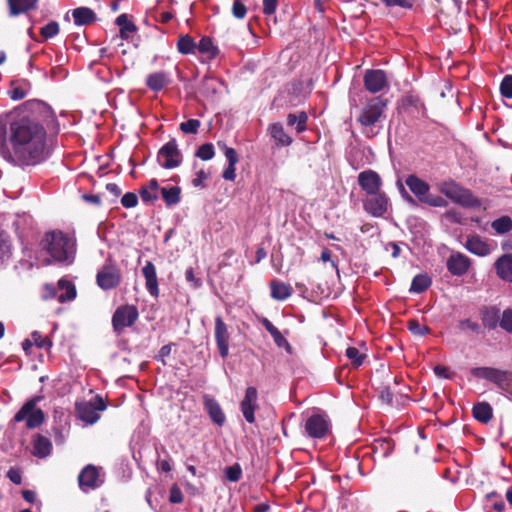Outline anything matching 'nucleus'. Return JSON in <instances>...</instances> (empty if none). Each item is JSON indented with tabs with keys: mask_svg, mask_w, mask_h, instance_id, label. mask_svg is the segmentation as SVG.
Masks as SVG:
<instances>
[{
	"mask_svg": "<svg viewBox=\"0 0 512 512\" xmlns=\"http://www.w3.org/2000/svg\"><path fill=\"white\" fill-rule=\"evenodd\" d=\"M386 6L393 7V6H399L402 8H409L411 7V4L408 0H381Z\"/></svg>",
	"mask_w": 512,
	"mask_h": 512,
	"instance_id": "63",
	"label": "nucleus"
},
{
	"mask_svg": "<svg viewBox=\"0 0 512 512\" xmlns=\"http://www.w3.org/2000/svg\"><path fill=\"white\" fill-rule=\"evenodd\" d=\"M359 186L366 192L367 196L381 191L382 180L378 173L373 170H365L358 175Z\"/></svg>",
	"mask_w": 512,
	"mask_h": 512,
	"instance_id": "17",
	"label": "nucleus"
},
{
	"mask_svg": "<svg viewBox=\"0 0 512 512\" xmlns=\"http://www.w3.org/2000/svg\"><path fill=\"white\" fill-rule=\"evenodd\" d=\"M140 195L144 202H151L158 198L157 193H154L148 187L143 188L140 191Z\"/></svg>",
	"mask_w": 512,
	"mask_h": 512,
	"instance_id": "59",
	"label": "nucleus"
},
{
	"mask_svg": "<svg viewBox=\"0 0 512 512\" xmlns=\"http://www.w3.org/2000/svg\"><path fill=\"white\" fill-rule=\"evenodd\" d=\"M439 190L453 202L464 207L474 208L481 206V201L469 189L459 186L454 181L442 182L439 185Z\"/></svg>",
	"mask_w": 512,
	"mask_h": 512,
	"instance_id": "4",
	"label": "nucleus"
},
{
	"mask_svg": "<svg viewBox=\"0 0 512 512\" xmlns=\"http://www.w3.org/2000/svg\"><path fill=\"white\" fill-rule=\"evenodd\" d=\"M60 31L59 24L56 21H50L40 30V34L44 39L55 37Z\"/></svg>",
	"mask_w": 512,
	"mask_h": 512,
	"instance_id": "43",
	"label": "nucleus"
},
{
	"mask_svg": "<svg viewBox=\"0 0 512 512\" xmlns=\"http://www.w3.org/2000/svg\"><path fill=\"white\" fill-rule=\"evenodd\" d=\"M46 290L50 297H56L60 303L71 301L76 297L75 286L68 280L60 279L58 287L55 289L52 285H46Z\"/></svg>",
	"mask_w": 512,
	"mask_h": 512,
	"instance_id": "18",
	"label": "nucleus"
},
{
	"mask_svg": "<svg viewBox=\"0 0 512 512\" xmlns=\"http://www.w3.org/2000/svg\"><path fill=\"white\" fill-rule=\"evenodd\" d=\"M7 477L10 479L11 482H13L14 484H17V485L20 484L22 481V476H21L20 471L15 468L9 469V471L7 472Z\"/></svg>",
	"mask_w": 512,
	"mask_h": 512,
	"instance_id": "62",
	"label": "nucleus"
},
{
	"mask_svg": "<svg viewBox=\"0 0 512 512\" xmlns=\"http://www.w3.org/2000/svg\"><path fill=\"white\" fill-rule=\"evenodd\" d=\"M500 91L505 98H512V75H506L503 78L500 84Z\"/></svg>",
	"mask_w": 512,
	"mask_h": 512,
	"instance_id": "48",
	"label": "nucleus"
},
{
	"mask_svg": "<svg viewBox=\"0 0 512 512\" xmlns=\"http://www.w3.org/2000/svg\"><path fill=\"white\" fill-rule=\"evenodd\" d=\"M242 470L238 464L225 468V476L231 482H236L241 478Z\"/></svg>",
	"mask_w": 512,
	"mask_h": 512,
	"instance_id": "49",
	"label": "nucleus"
},
{
	"mask_svg": "<svg viewBox=\"0 0 512 512\" xmlns=\"http://www.w3.org/2000/svg\"><path fill=\"white\" fill-rule=\"evenodd\" d=\"M169 501L174 504L181 503L183 501V494L181 489L177 485H172L170 489Z\"/></svg>",
	"mask_w": 512,
	"mask_h": 512,
	"instance_id": "56",
	"label": "nucleus"
},
{
	"mask_svg": "<svg viewBox=\"0 0 512 512\" xmlns=\"http://www.w3.org/2000/svg\"><path fill=\"white\" fill-rule=\"evenodd\" d=\"M270 288L271 297L278 301H284L292 295V287L281 281H272Z\"/></svg>",
	"mask_w": 512,
	"mask_h": 512,
	"instance_id": "28",
	"label": "nucleus"
},
{
	"mask_svg": "<svg viewBox=\"0 0 512 512\" xmlns=\"http://www.w3.org/2000/svg\"><path fill=\"white\" fill-rule=\"evenodd\" d=\"M459 328L461 330H471L473 332H478L480 327L476 322H473L470 319H464L459 322Z\"/></svg>",
	"mask_w": 512,
	"mask_h": 512,
	"instance_id": "57",
	"label": "nucleus"
},
{
	"mask_svg": "<svg viewBox=\"0 0 512 512\" xmlns=\"http://www.w3.org/2000/svg\"><path fill=\"white\" fill-rule=\"evenodd\" d=\"M471 374L479 379L492 382L500 389H508L512 386V373L493 367H476L471 370Z\"/></svg>",
	"mask_w": 512,
	"mask_h": 512,
	"instance_id": "5",
	"label": "nucleus"
},
{
	"mask_svg": "<svg viewBox=\"0 0 512 512\" xmlns=\"http://www.w3.org/2000/svg\"><path fill=\"white\" fill-rule=\"evenodd\" d=\"M177 48L181 54L186 55L194 52L196 44L190 36L184 35L178 39Z\"/></svg>",
	"mask_w": 512,
	"mask_h": 512,
	"instance_id": "40",
	"label": "nucleus"
},
{
	"mask_svg": "<svg viewBox=\"0 0 512 512\" xmlns=\"http://www.w3.org/2000/svg\"><path fill=\"white\" fill-rule=\"evenodd\" d=\"M105 409V402L98 396L93 401H84L76 405L78 417L87 424L96 423L100 418V412Z\"/></svg>",
	"mask_w": 512,
	"mask_h": 512,
	"instance_id": "7",
	"label": "nucleus"
},
{
	"mask_svg": "<svg viewBox=\"0 0 512 512\" xmlns=\"http://www.w3.org/2000/svg\"><path fill=\"white\" fill-rule=\"evenodd\" d=\"M32 342L39 348H44L48 343L46 338H43L38 331L31 333Z\"/></svg>",
	"mask_w": 512,
	"mask_h": 512,
	"instance_id": "60",
	"label": "nucleus"
},
{
	"mask_svg": "<svg viewBox=\"0 0 512 512\" xmlns=\"http://www.w3.org/2000/svg\"><path fill=\"white\" fill-rule=\"evenodd\" d=\"M214 155V146L211 143L202 144L196 152V156L204 161L211 160L214 157Z\"/></svg>",
	"mask_w": 512,
	"mask_h": 512,
	"instance_id": "44",
	"label": "nucleus"
},
{
	"mask_svg": "<svg viewBox=\"0 0 512 512\" xmlns=\"http://www.w3.org/2000/svg\"><path fill=\"white\" fill-rule=\"evenodd\" d=\"M139 317L138 309L134 305H123L116 309L112 317V325L117 333L132 326Z\"/></svg>",
	"mask_w": 512,
	"mask_h": 512,
	"instance_id": "9",
	"label": "nucleus"
},
{
	"mask_svg": "<svg viewBox=\"0 0 512 512\" xmlns=\"http://www.w3.org/2000/svg\"><path fill=\"white\" fill-rule=\"evenodd\" d=\"M304 428L309 437L322 439L330 431V421L326 415L313 414L306 420Z\"/></svg>",
	"mask_w": 512,
	"mask_h": 512,
	"instance_id": "11",
	"label": "nucleus"
},
{
	"mask_svg": "<svg viewBox=\"0 0 512 512\" xmlns=\"http://www.w3.org/2000/svg\"><path fill=\"white\" fill-rule=\"evenodd\" d=\"M204 407L211 418V420L218 426H223L226 421V416L216 399L205 395Z\"/></svg>",
	"mask_w": 512,
	"mask_h": 512,
	"instance_id": "21",
	"label": "nucleus"
},
{
	"mask_svg": "<svg viewBox=\"0 0 512 512\" xmlns=\"http://www.w3.org/2000/svg\"><path fill=\"white\" fill-rule=\"evenodd\" d=\"M494 266L500 279L512 282V254L502 255L496 260Z\"/></svg>",
	"mask_w": 512,
	"mask_h": 512,
	"instance_id": "22",
	"label": "nucleus"
},
{
	"mask_svg": "<svg viewBox=\"0 0 512 512\" xmlns=\"http://www.w3.org/2000/svg\"><path fill=\"white\" fill-rule=\"evenodd\" d=\"M38 0H8L9 13L11 16L26 13L36 7Z\"/></svg>",
	"mask_w": 512,
	"mask_h": 512,
	"instance_id": "29",
	"label": "nucleus"
},
{
	"mask_svg": "<svg viewBox=\"0 0 512 512\" xmlns=\"http://www.w3.org/2000/svg\"><path fill=\"white\" fill-rule=\"evenodd\" d=\"M39 400V397H34L28 400L15 414L14 420L16 422H22L25 420L26 426L29 429L39 427L45 419L43 411L36 407Z\"/></svg>",
	"mask_w": 512,
	"mask_h": 512,
	"instance_id": "6",
	"label": "nucleus"
},
{
	"mask_svg": "<svg viewBox=\"0 0 512 512\" xmlns=\"http://www.w3.org/2000/svg\"><path fill=\"white\" fill-rule=\"evenodd\" d=\"M446 266L453 276H462L468 272L470 260L462 253H452L447 259Z\"/></svg>",
	"mask_w": 512,
	"mask_h": 512,
	"instance_id": "19",
	"label": "nucleus"
},
{
	"mask_svg": "<svg viewBox=\"0 0 512 512\" xmlns=\"http://www.w3.org/2000/svg\"><path fill=\"white\" fill-rule=\"evenodd\" d=\"M116 24L119 26L120 37L128 39L131 33L136 32V25L129 19L128 15L123 13L116 18Z\"/></svg>",
	"mask_w": 512,
	"mask_h": 512,
	"instance_id": "34",
	"label": "nucleus"
},
{
	"mask_svg": "<svg viewBox=\"0 0 512 512\" xmlns=\"http://www.w3.org/2000/svg\"><path fill=\"white\" fill-rule=\"evenodd\" d=\"M491 227L497 234H506L512 230V219L509 216H502L494 220Z\"/></svg>",
	"mask_w": 512,
	"mask_h": 512,
	"instance_id": "38",
	"label": "nucleus"
},
{
	"mask_svg": "<svg viewBox=\"0 0 512 512\" xmlns=\"http://www.w3.org/2000/svg\"><path fill=\"white\" fill-rule=\"evenodd\" d=\"M51 441L42 435H37L33 442V454L39 458L47 457L51 453Z\"/></svg>",
	"mask_w": 512,
	"mask_h": 512,
	"instance_id": "31",
	"label": "nucleus"
},
{
	"mask_svg": "<svg viewBox=\"0 0 512 512\" xmlns=\"http://www.w3.org/2000/svg\"><path fill=\"white\" fill-rule=\"evenodd\" d=\"M45 108L39 100L0 115V155L18 166H34L47 159V132L42 124L25 114Z\"/></svg>",
	"mask_w": 512,
	"mask_h": 512,
	"instance_id": "1",
	"label": "nucleus"
},
{
	"mask_svg": "<svg viewBox=\"0 0 512 512\" xmlns=\"http://www.w3.org/2000/svg\"><path fill=\"white\" fill-rule=\"evenodd\" d=\"M387 100L381 96L368 99L359 111L357 121L362 126V133L366 137H374L379 133V123L385 118Z\"/></svg>",
	"mask_w": 512,
	"mask_h": 512,
	"instance_id": "2",
	"label": "nucleus"
},
{
	"mask_svg": "<svg viewBox=\"0 0 512 512\" xmlns=\"http://www.w3.org/2000/svg\"><path fill=\"white\" fill-rule=\"evenodd\" d=\"M79 486L82 491H89L102 484L98 469L93 465H87L78 476Z\"/></svg>",
	"mask_w": 512,
	"mask_h": 512,
	"instance_id": "15",
	"label": "nucleus"
},
{
	"mask_svg": "<svg viewBox=\"0 0 512 512\" xmlns=\"http://www.w3.org/2000/svg\"><path fill=\"white\" fill-rule=\"evenodd\" d=\"M346 356L354 367L361 366L366 358V355L361 353L356 347H348L346 349Z\"/></svg>",
	"mask_w": 512,
	"mask_h": 512,
	"instance_id": "41",
	"label": "nucleus"
},
{
	"mask_svg": "<svg viewBox=\"0 0 512 512\" xmlns=\"http://www.w3.org/2000/svg\"><path fill=\"white\" fill-rule=\"evenodd\" d=\"M364 86L370 93L376 94L388 87L386 73L380 69H370L364 74Z\"/></svg>",
	"mask_w": 512,
	"mask_h": 512,
	"instance_id": "14",
	"label": "nucleus"
},
{
	"mask_svg": "<svg viewBox=\"0 0 512 512\" xmlns=\"http://www.w3.org/2000/svg\"><path fill=\"white\" fill-rule=\"evenodd\" d=\"M308 116L306 112L302 111L299 114L289 113L287 116V124L289 126H295L297 132H303L306 129V123Z\"/></svg>",
	"mask_w": 512,
	"mask_h": 512,
	"instance_id": "37",
	"label": "nucleus"
},
{
	"mask_svg": "<svg viewBox=\"0 0 512 512\" xmlns=\"http://www.w3.org/2000/svg\"><path fill=\"white\" fill-rule=\"evenodd\" d=\"M142 274L145 278V286L149 294L153 297H158V278L154 264L150 261H147L142 268Z\"/></svg>",
	"mask_w": 512,
	"mask_h": 512,
	"instance_id": "20",
	"label": "nucleus"
},
{
	"mask_svg": "<svg viewBox=\"0 0 512 512\" xmlns=\"http://www.w3.org/2000/svg\"><path fill=\"white\" fill-rule=\"evenodd\" d=\"M389 206V198L382 191L368 195L363 200L364 210L373 217H382L388 211Z\"/></svg>",
	"mask_w": 512,
	"mask_h": 512,
	"instance_id": "12",
	"label": "nucleus"
},
{
	"mask_svg": "<svg viewBox=\"0 0 512 512\" xmlns=\"http://www.w3.org/2000/svg\"><path fill=\"white\" fill-rule=\"evenodd\" d=\"M185 279L194 289H198L202 286V281L195 276L193 268H188L185 271Z\"/></svg>",
	"mask_w": 512,
	"mask_h": 512,
	"instance_id": "53",
	"label": "nucleus"
},
{
	"mask_svg": "<svg viewBox=\"0 0 512 512\" xmlns=\"http://www.w3.org/2000/svg\"><path fill=\"white\" fill-rule=\"evenodd\" d=\"M408 328L413 334L420 336H424L430 331V329L427 326L421 325L416 320L409 321Z\"/></svg>",
	"mask_w": 512,
	"mask_h": 512,
	"instance_id": "51",
	"label": "nucleus"
},
{
	"mask_svg": "<svg viewBox=\"0 0 512 512\" xmlns=\"http://www.w3.org/2000/svg\"><path fill=\"white\" fill-rule=\"evenodd\" d=\"M169 83L168 75L164 72H155L147 76L146 85L152 91H160Z\"/></svg>",
	"mask_w": 512,
	"mask_h": 512,
	"instance_id": "33",
	"label": "nucleus"
},
{
	"mask_svg": "<svg viewBox=\"0 0 512 512\" xmlns=\"http://www.w3.org/2000/svg\"><path fill=\"white\" fill-rule=\"evenodd\" d=\"M259 409L258 391L255 387L250 386L246 389L245 395L240 402V410L244 419L253 424L256 421L255 412Z\"/></svg>",
	"mask_w": 512,
	"mask_h": 512,
	"instance_id": "13",
	"label": "nucleus"
},
{
	"mask_svg": "<svg viewBox=\"0 0 512 512\" xmlns=\"http://www.w3.org/2000/svg\"><path fill=\"white\" fill-rule=\"evenodd\" d=\"M473 416L482 423H487L492 418V407L486 402H480L473 406Z\"/></svg>",
	"mask_w": 512,
	"mask_h": 512,
	"instance_id": "35",
	"label": "nucleus"
},
{
	"mask_svg": "<svg viewBox=\"0 0 512 512\" xmlns=\"http://www.w3.org/2000/svg\"><path fill=\"white\" fill-rule=\"evenodd\" d=\"M499 326L503 330L512 333V309H505L503 311L501 319L499 321Z\"/></svg>",
	"mask_w": 512,
	"mask_h": 512,
	"instance_id": "47",
	"label": "nucleus"
},
{
	"mask_svg": "<svg viewBox=\"0 0 512 512\" xmlns=\"http://www.w3.org/2000/svg\"><path fill=\"white\" fill-rule=\"evenodd\" d=\"M466 249L478 256H486L490 253V246L479 236H471L465 244Z\"/></svg>",
	"mask_w": 512,
	"mask_h": 512,
	"instance_id": "25",
	"label": "nucleus"
},
{
	"mask_svg": "<svg viewBox=\"0 0 512 512\" xmlns=\"http://www.w3.org/2000/svg\"><path fill=\"white\" fill-rule=\"evenodd\" d=\"M405 182L410 191L417 197L420 202L430 190L429 184L415 175H409Z\"/></svg>",
	"mask_w": 512,
	"mask_h": 512,
	"instance_id": "23",
	"label": "nucleus"
},
{
	"mask_svg": "<svg viewBox=\"0 0 512 512\" xmlns=\"http://www.w3.org/2000/svg\"><path fill=\"white\" fill-rule=\"evenodd\" d=\"M200 126L201 122L198 119H189L180 123L179 128L185 134H196Z\"/></svg>",
	"mask_w": 512,
	"mask_h": 512,
	"instance_id": "45",
	"label": "nucleus"
},
{
	"mask_svg": "<svg viewBox=\"0 0 512 512\" xmlns=\"http://www.w3.org/2000/svg\"><path fill=\"white\" fill-rule=\"evenodd\" d=\"M247 9L243 3L236 0L232 6V14L237 19H243L246 16Z\"/></svg>",
	"mask_w": 512,
	"mask_h": 512,
	"instance_id": "55",
	"label": "nucleus"
},
{
	"mask_svg": "<svg viewBox=\"0 0 512 512\" xmlns=\"http://www.w3.org/2000/svg\"><path fill=\"white\" fill-rule=\"evenodd\" d=\"M197 49L200 53L207 54L210 58H214L218 52V49L214 46L209 37L201 38L197 45Z\"/></svg>",
	"mask_w": 512,
	"mask_h": 512,
	"instance_id": "39",
	"label": "nucleus"
},
{
	"mask_svg": "<svg viewBox=\"0 0 512 512\" xmlns=\"http://www.w3.org/2000/svg\"><path fill=\"white\" fill-rule=\"evenodd\" d=\"M120 282V270L111 261H107L96 274V283L102 290L114 289Z\"/></svg>",
	"mask_w": 512,
	"mask_h": 512,
	"instance_id": "8",
	"label": "nucleus"
},
{
	"mask_svg": "<svg viewBox=\"0 0 512 512\" xmlns=\"http://www.w3.org/2000/svg\"><path fill=\"white\" fill-rule=\"evenodd\" d=\"M278 0H263V13L272 15L276 11Z\"/></svg>",
	"mask_w": 512,
	"mask_h": 512,
	"instance_id": "58",
	"label": "nucleus"
},
{
	"mask_svg": "<svg viewBox=\"0 0 512 512\" xmlns=\"http://www.w3.org/2000/svg\"><path fill=\"white\" fill-rule=\"evenodd\" d=\"M224 150V155L228 161V164L236 165L238 162V155L234 148L227 147L225 144L218 143Z\"/></svg>",
	"mask_w": 512,
	"mask_h": 512,
	"instance_id": "54",
	"label": "nucleus"
},
{
	"mask_svg": "<svg viewBox=\"0 0 512 512\" xmlns=\"http://www.w3.org/2000/svg\"><path fill=\"white\" fill-rule=\"evenodd\" d=\"M31 89V85L26 80H16L11 83V87L8 90L9 97L18 101L25 98Z\"/></svg>",
	"mask_w": 512,
	"mask_h": 512,
	"instance_id": "26",
	"label": "nucleus"
},
{
	"mask_svg": "<svg viewBox=\"0 0 512 512\" xmlns=\"http://www.w3.org/2000/svg\"><path fill=\"white\" fill-rule=\"evenodd\" d=\"M10 252V244L7 237L3 233H0V262L8 259Z\"/></svg>",
	"mask_w": 512,
	"mask_h": 512,
	"instance_id": "50",
	"label": "nucleus"
},
{
	"mask_svg": "<svg viewBox=\"0 0 512 512\" xmlns=\"http://www.w3.org/2000/svg\"><path fill=\"white\" fill-rule=\"evenodd\" d=\"M235 165L228 164L227 168L223 172V178L225 180L233 181L236 178Z\"/></svg>",
	"mask_w": 512,
	"mask_h": 512,
	"instance_id": "64",
	"label": "nucleus"
},
{
	"mask_svg": "<svg viewBox=\"0 0 512 512\" xmlns=\"http://www.w3.org/2000/svg\"><path fill=\"white\" fill-rule=\"evenodd\" d=\"M157 161L161 167L172 169L178 167L182 161V155L175 139L167 142L158 152Z\"/></svg>",
	"mask_w": 512,
	"mask_h": 512,
	"instance_id": "10",
	"label": "nucleus"
},
{
	"mask_svg": "<svg viewBox=\"0 0 512 512\" xmlns=\"http://www.w3.org/2000/svg\"><path fill=\"white\" fill-rule=\"evenodd\" d=\"M161 197L167 206H174L181 200V189L179 186L165 185L160 188Z\"/></svg>",
	"mask_w": 512,
	"mask_h": 512,
	"instance_id": "27",
	"label": "nucleus"
},
{
	"mask_svg": "<svg viewBox=\"0 0 512 512\" xmlns=\"http://www.w3.org/2000/svg\"><path fill=\"white\" fill-rule=\"evenodd\" d=\"M499 318V310L496 308H489L483 315V324L488 328H495Z\"/></svg>",
	"mask_w": 512,
	"mask_h": 512,
	"instance_id": "42",
	"label": "nucleus"
},
{
	"mask_svg": "<svg viewBox=\"0 0 512 512\" xmlns=\"http://www.w3.org/2000/svg\"><path fill=\"white\" fill-rule=\"evenodd\" d=\"M421 202L428 204L432 207H445L447 205V201L443 197L438 195H432L429 192Z\"/></svg>",
	"mask_w": 512,
	"mask_h": 512,
	"instance_id": "46",
	"label": "nucleus"
},
{
	"mask_svg": "<svg viewBox=\"0 0 512 512\" xmlns=\"http://www.w3.org/2000/svg\"><path fill=\"white\" fill-rule=\"evenodd\" d=\"M42 246L56 262L70 264L74 259L75 240L61 231L46 233Z\"/></svg>",
	"mask_w": 512,
	"mask_h": 512,
	"instance_id": "3",
	"label": "nucleus"
},
{
	"mask_svg": "<svg viewBox=\"0 0 512 512\" xmlns=\"http://www.w3.org/2000/svg\"><path fill=\"white\" fill-rule=\"evenodd\" d=\"M229 339L230 334L228 332L227 325L224 323L221 316H217L215 318V340L219 354L222 358H226L228 356Z\"/></svg>",
	"mask_w": 512,
	"mask_h": 512,
	"instance_id": "16",
	"label": "nucleus"
},
{
	"mask_svg": "<svg viewBox=\"0 0 512 512\" xmlns=\"http://www.w3.org/2000/svg\"><path fill=\"white\" fill-rule=\"evenodd\" d=\"M72 17L76 25H87L95 20V13L87 7H79L72 11Z\"/></svg>",
	"mask_w": 512,
	"mask_h": 512,
	"instance_id": "32",
	"label": "nucleus"
},
{
	"mask_svg": "<svg viewBox=\"0 0 512 512\" xmlns=\"http://www.w3.org/2000/svg\"><path fill=\"white\" fill-rule=\"evenodd\" d=\"M268 130L277 145L289 146L292 143V138L284 131L282 124L273 123Z\"/></svg>",
	"mask_w": 512,
	"mask_h": 512,
	"instance_id": "30",
	"label": "nucleus"
},
{
	"mask_svg": "<svg viewBox=\"0 0 512 512\" xmlns=\"http://www.w3.org/2000/svg\"><path fill=\"white\" fill-rule=\"evenodd\" d=\"M379 397L382 400V402H384L386 404H391L392 403L393 394H392V392L390 391V389L388 387H383L379 391Z\"/></svg>",
	"mask_w": 512,
	"mask_h": 512,
	"instance_id": "61",
	"label": "nucleus"
},
{
	"mask_svg": "<svg viewBox=\"0 0 512 512\" xmlns=\"http://www.w3.org/2000/svg\"><path fill=\"white\" fill-rule=\"evenodd\" d=\"M432 284L431 278L427 274H417L411 283L410 292L423 293Z\"/></svg>",
	"mask_w": 512,
	"mask_h": 512,
	"instance_id": "36",
	"label": "nucleus"
},
{
	"mask_svg": "<svg viewBox=\"0 0 512 512\" xmlns=\"http://www.w3.org/2000/svg\"><path fill=\"white\" fill-rule=\"evenodd\" d=\"M260 322L264 326V328L270 333L275 344L279 348H284L286 351L291 352V345L270 320H268L267 318H262Z\"/></svg>",
	"mask_w": 512,
	"mask_h": 512,
	"instance_id": "24",
	"label": "nucleus"
},
{
	"mask_svg": "<svg viewBox=\"0 0 512 512\" xmlns=\"http://www.w3.org/2000/svg\"><path fill=\"white\" fill-rule=\"evenodd\" d=\"M121 204L125 208H133L138 204V196L135 193L128 192L122 196Z\"/></svg>",
	"mask_w": 512,
	"mask_h": 512,
	"instance_id": "52",
	"label": "nucleus"
}]
</instances>
